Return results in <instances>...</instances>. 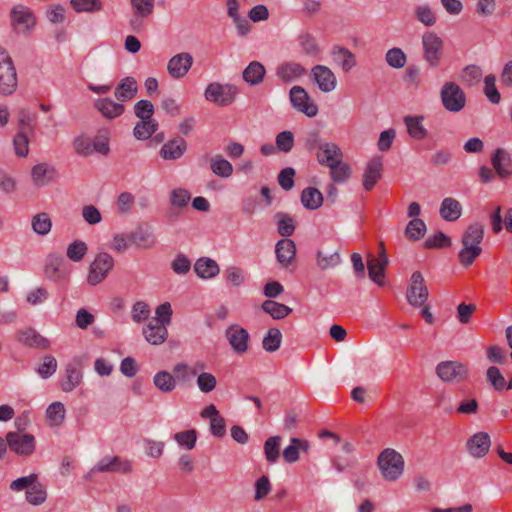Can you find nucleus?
<instances>
[{"instance_id":"obj_1","label":"nucleus","mask_w":512,"mask_h":512,"mask_svg":"<svg viewBox=\"0 0 512 512\" xmlns=\"http://www.w3.org/2000/svg\"><path fill=\"white\" fill-rule=\"evenodd\" d=\"M484 238V226L475 222L470 224L463 232L461 238L462 248L458 253V259L462 266H471L482 253L480 246Z\"/></svg>"},{"instance_id":"obj_2","label":"nucleus","mask_w":512,"mask_h":512,"mask_svg":"<svg viewBox=\"0 0 512 512\" xmlns=\"http://www.w3.org/2000/svg\"><path fill=\"white\" fill-rule=\"evenodd\" d=\"M377 467L381 477L389 482L398 480L404 473L403 456L393 448H385L377 458Z\"/></svg>"},{"instance_id":"obj_3","label":"nucleus","mask_w":512,"mask_h":512,"mask_svg":"<svg viewBox=\"0 0 512 512\" xmlns=\"http://www.w3.org/2000/svg\"><path fill=\"white\" fill-rule=\"evenodd\" d=\"M443 108L450 113L461 112L467 103L463 89L453 81L445 82L439 92Z\"/></svg>"},{"instance_id":"obj_4","label":"nucleus","mask_w":512,"mask_h":512,"mask_svg":"<svg viewBox=\"0 0 512 512\" xmlns=\"http://www.w3.org/2000/svg\"><path fill=\"white\" fill-rule=\"evenodd\" d=\"M18 85L16 68L9 53L0 47V95H12Z\"/></svg>"},{"instance_id":"obj_5","label":"nucleus","mask_w":512,"mask_h":512,"mask_svg":"<svg viewBox=\"0 0 512 512\" xmlns=\"http://www.w3.org/2000/svg\"><path fill=\"white\" fill-rule=\"evenodd\" d=\"M10 22L16 34L29 35L36 25V17L29 7L18 4L10 11Z\"/></svg>"},{"instance_id":"obj_6","label":"nucleus","mask_w":512,"mask_h":512,"mask_svg":"<svg viewBox=\"0 0 512 512\" xmlns=\"http://www.w3.org/2000/svg\"><path fill=\"white\" fill-rule=\"evenodd\" d=\"M423 59L432 68L437 67L443 57L444 42L432 31H427L421 39Z\"/></svg>"},{"instance_id":"obj_7","label":"nucleus","mask_w":512,"mask_h":512,"mask_svg":"<svg viewBox=\"0 0 512 512\" xmlns=\"http://www.w3.org/2000/svg\"><path fill=\"white\" fill-rule=\"evenodd\" d=\"M113 267L114 259L109 253H98L95 256L94 260L91 262L88 269V284H90L91 286H96L103 282L110 273V271L113 269Z\"/></svg>"},{"instance_id":"obj_8","label":"nucleus","mask_w":512,"mask_h":512,"mask_svg":"<svg viewBox=\"0 0 512 512\" xmlns=\"http://www.w3.org/2000/svg\"><path fill=\"white\" fill-rule=\"evenodd\" d=\"M237 93L238 89L234 85L213 82L206 87L204 96L207 101L218 106H228L233 103Z\"/></svg>"},{"instance_id":"obj_9","label":"nucleus","mask_w":512,"mask_h":512,"mask_svg":"<svg viewBox=\"0 0 512 512\" xmlns=\"http://www.w3.org/2000/svg\"><path fill=\"white\" fill-rule=\"evenodd\" d=\"M438 377L444 382L461 383L469 376L468 367L457 361H443L436 367Z\"/></svg>"},{"instance_id":"obj_10","label":"nucleus","mask_w":512,"mask_h":512,"mask_svg":"<svg viewBox=\"0 0 512 512\" xmlns=\"http://www.w3.org/2000/svg\"><path fill=\"white\" fill-rule=\"evenodd\" d=\"M132 469L131 463L122 460L119 456H105L101 458L85 475L87 480H91L99 472H119L128 473Z\"/></svg>"},{"instance_id":"obj_11","label":"nucleus","mask_w":512,"mask_h":512,"mask_svg":"<svg viewBox=\"0 0 512 512\" xmlns=\"http://www.w3.org/2000/svg\"><path fill=\"white\" fill-rule=\"evenodd\" d=\"M428 288L421 272L416 271L411 275L410 284L407 288L406 298L410 305L421 307L428 299Z\"/></svg>"},{"instance_id":"obj_12","label":"nucleus","mask_w":512,"mask_h":512,"mask_svg":"<svg viewBox=\"0 0 512 512\" xmlns=\"http://www.w3.org/2000/svg\"><path fill=\"white\" fill-rule=\"evenodd\" d=\"M310 77L316 87L323 93H331L337 87V77L326 65L318 64L312 67Z\"/></svg>"},{"instance_id":"obj_13","label":"nucleus","mask_w":512,"mask_h":512,"mask_svg":"<svg viewBox=\"0 0 512 512\" xmlns=\"http://www.w3.org/2000/svg\"><path fill=\"white\" fill-rule=\"evenodd\" d=\"M292 106L299 112L312 118L318 114L317 105L311 100L306 90L301 86H294L290 90Z\"/></svg>"},{"instance_id":"obj_14","label":"nucleus","mask_w":512,"mask_h":512,"mask_svg":"<svg viewBox=\"0 0 512 512\" xmlns=\"http://www.w3.org/2000/svg\"><path fill=\"white\" fill-rule=\"evenodd\" d=\"M129 239L132 246L138 249H152L157 244V237L154 228L145 223L139 224L133 231L129 233Z\"/></svg>"},{"instance_id":"obj_15","label":"nucleus","mask_w":512,"mask_h":512,"mask_svg":"<svg viewBox=\"0 0 512 512\" xmlns=\"http://www.w3.org/2000/svg\"><path fill=\"white\" fill-rule=\"evenodd\" d=\"M6 441L10 450L21 456L30 455L35 449V438L30 434L9 432Z\"/></svg>"},{"instance_id":"obj_16","label":"nucleus","mask_w":512,"mask_h":512,"mask_svg":"<svg viewBox=\"0 0 512 512\" xmlns=\"http://www.w3.org/2000/svg\"><path fill=\"white\" fill-rule=\"evenodd\" d=\"M193 65V57L188 52L178 53L167 62V72L173 79L184 78Z\"/></svg>"},{"instance_id":"obj_17","label":"nucleus","mask_w":512,"mask_h":512,"mask_svg":"<svg viewBox=\"0 0 512 512\" xmlns=\"http://www.w3.org/2000/svg\"><path fill=\"white\" fill-rule=\"evenodd\" d=\"M225 336L235 353L242 355L248 351L250 336L243 327L231 325L226 329Z\"/></svg>"},{"instance_id":"obj_18","label":"nucleus","mask_w":512,"mask_h":512,"mask_svg":"<svg viewBox=\"0 0 512 512\" xmlns=\"http://www.w3.org/2000/svg\"><path fill=\"white\" fill-rule=\"evenodd\" d=\"M64 258L59 253H50L47 255L44 264V276L53 282H59L67 276L63 268Z\"/></svg>"},{"instance_id":"obj_19","label":"nucleus","mask_w":512,"mask_h":512,"mask_svg":"<svg viewBox=\"0 0 512 512\" xmlns=\"http://www.w3.org/2000/svg\"><path fill=\"white\" fill-rule=\"evenodd\" d=\"M206 364L204 362H196L190 369L191 376H197L196 383L198 389L205 394L212 392L217 386L216 377L205 371Z\"/></svg>"},{"instance_id":"obj_20","label":"nucleus","mask_w":512,"mask_h":512,"mask_svg":"<svg viewBox=\"0 0 512 512\" xmlns=\"http://www.w3.org/2000/svg\"><path fill=\"white\" fill-rule=\"evenodd\" d=\"M93 107L101 116L107 120H113L120 117L124 111L125 106L122 102H116L110 97L97 98L93 102Z\"/></svg>"},{"instance_id":"obj_21","label":"nucleus","mask_w":512,"mask_h":512,"mask_svg":"<svg viewBox=\"0 0 512 512\" xmlns=\"http://www.w3.org/2000/svg\"><path fill=\"white\" fill-rule=\"evenodd\" d=\"M383 172V159L381 156H375L371 158L363 172V187L366 191H370L374 188L377 182L381 179Z\"/></svg>"},{"instance_id":"obj_22","label":"nucleus","mask_w":512,"mask_h":512,"mask_svg":"<svg viewBox=\"0 0 512 512\" xmlns=\"http://www.w3.org/2000/svg\"><path fill=\"white\" fill-rule=\"evenodd\" d=\"M57 177L55 167L48 163H39L31 169V180L35 187L42 188L51 184Z\"/></svg>"},{"instance_id":"obj_23","label":"nucleus","mask_w":512,"mask_h":512,"mask_svg":"<svg viewBox=\"0 0 512 512\" xmlns=\"http://www.w3.org/2000/svg\"><path fill=\"white\" fill-rule=\"evenodd\" d=\"M275 254L278 264L287 269L295 260L296 244L290 238H282L275 245Z\"/></svg>"},{"instance_id":"obj_24","label":"nucleus","mask_w":512,"mask_h":512,"mask_svg":"<svg viewBox=\"0 0 512 512\" xmlns=\"http://www.w3.org/2000/svg\"><path fill=\"white\" fill-rule=\"evenodd\" d=\"M490 445V436L486 432H478L467 440L466 449L470 456L482 458L489 452Z\"/></svg>"},{"instance_id":"obj_25","label":"nucleus","mask_w":512,"mask_h":512,"mask_svg":"<svg viewBox=\"0 0 512 512\" xmlns=\"http://www.w3.org/2000/svg\"><path fill=\"white\" fill-rule=\"evenodd\" d=\"M343 153L340 147L333 142H323L319 144L317 160L321 165L329 167L342 160Z\"/></svg>"},{"instance_id":"obj_26","label":"nucleus","mask_w":512,"mask_h":512,"mask_svg":"<svg viewBox=\"0 0 512 512\" xmlns=\"http://www.w3.org/2000/svg\"><path fill=\"white\" fill-rule=\"evenodd\" d=\"M305 74V67L293 61L281 63L276 70V76L286 83L294 82Z\"/></svg>"},{"instance_id":"obj_27","label":"nucleus","mask_w":512,"mask_h":512,"mask_svg":"<svg viewBox=\"0 0 512 512\" xmlns=\"http://www.w3.org/2000/svg\"><path fill=\"white\" fill-rule=\"evenodd\" d=\"M17 340L20 343L33 348L48 349L50 346L48 339L33 328H26L19 331L17 334Z\"/></svg>"},{"instance_id":"obj_28","label":"nucleus","mask_w":512,"mask_h":512,"mask_svg":"<svg viewBox=\"0 0 512 512\" xmlns=\"http://www.w3.org/2000/svg\"><path fill=\"white\" fill-rule=\"evenodd\" d=\"M187 149L186 141L182 138H174L165 143L160 149V156L164 160L180 159Z\"/></svg>"},{"instance_id":"obj_29","label":"nucleus","mask_w":512,"mask_h":512,"mask_svg":"<svg viewBox=\"0 0 512 512\" xmlns=\"http://www.w3.org/2000/svg\"><path fill=\"white\" fill-rule=\"evenodd\" d=\"M334 63L338 65L344 72H349L356 66V57L348 49L341 46H334L331 50Z\"/></svg>"},{"instance_id":"obj_30","label":"nucleus","mask_w":512,"mask_h":512,"mask_svg":"<svg viewBox=\"0 0 512 512\" xmlns=\"http://www.w3.org/2000/svg\"><path fill=\"white\" fill-rule=\"evenodd\" d=\"M137 91L136 80L133 77H125L115 87L114 96L117 101L125 102L133 99Z\"/></svg>"},{"instance_id":"obj_31","label":"nucleus","mask_w":512,"mask_h":512,"mask_svg":"<svg viewBox=\"0 0 512 512\" xmlns=\"http://www.w3.org/2000/svg\"><path fill=\"white\" fill-rule=\"evenodd\" d=\"M143 335L150 344L160 345L167 339L168 331L163 324L150 321L145 327H143Z\"/></svg>"},{"instance_id":"obj_32","label":"nucleus","mask_w":512,"mask_h":512,"mask_svg":"<svg viewBox=\"0 0 512 512\" xmlns=\"http://www.w3.org/2000/svg\"><path fill=\"white\" fill-rule=\"evenodd\" d=\"M194 271L197 276L202 279H211L219 274L220 267L215 260L208 257H202L196 260L194 264Z\"/></svg>"},{"instance_id":"obj_33","label":"nucleus","mask_w":512,"mask_h":512,"mask_svg":"<svg viewBox=\"0 0 512 512\" xmlns=\"http://www.w3.org/2000/svg\"><path fill=\"white\" fill-rule=\"evenodd\" d=\"M439 213L444 220L453 222L461 217L462 206L458 200L447 197L442 200Z\"/></svg>"},{"instance_id":"obj_34","label":"nucleus","mask_w":512,"mask_h":512,"mask_svg":"<svg viewBox=\"0 0 512 512\" xmlns=\"http://www.w3.org/2000/svg\"><path fill=\"white\" fill-rule=\"evenodd\" d=\"M265 74V67L258 61H252L243 70L242 77L249 85L256 86L263 82Z\"/></svg>"},{"instance_id":"obj_35","label":"nucleus","mask_w":512,"mask_h":512,"mask_svg":"<svg viewBox=\"0 0 512 512\" xmlns=\"http://www.w3.org/2000/svg\"><path fill=\"white\" fill-rule=\"evenodd\" d=\"M423 116H405L404 123L407 127V132L414 140H423L427 137L428 131L423 125Z\"/></svg>"},{"instance_id":"obj_36","label":"nucleus","mask_w":512,"mask_h":512,"mask_svg":"<svg viewBox=\"0 0 512 512\" xmlns=\"http://www.w3.org/2000/svg\"><path fill=\"white\" fill-rule=\"evenodd\" d=\"M493 168L500 177H507L511 174V158L509 154L502 148L496 149L491 159Z\"/></svg>"},{"instance_id":"obj_37","label":"nucleus","mask_w":512,"mask_h":512,"mask_svg":"<svg viewBox=\"0 0 512 512\" xmlns=\"http://www.w3.org/2000/svg\"><path fill=\"white\" fill-rule=\"evenodd\" d=\"M309 443L306 440L292 438L290 444L283 451V458L287 463H294L299 459L300 451L307 452Z\"/></svg>"},{"instance_id":"obj_38","label":"nucleus","mask_w":512,"mask_h":512,"mask_svg":"<svg viewBox=\"0 0 512 512\" xmlns=\"http://www.w3.org/2000/svg\"><path fill=\"white\" fill-rule=\"evenodd\" d=\"M131 5L134 9L136 19L131 21L134 30L141 27L138 18L148 17L153 12L154 0H131Z\"/></svg>"},{"instance_id":"obj_39","label":"nucleus","mask_w":512,"mask_h":512,"mask_svg":"<svg viewBox=\"0 0 512 512\" xmlns=\"http://www.w3.org/2000/svg\"><path fill=\"white\" fill-rule=\"evenodd\" d=\"M154 386L162 393H171L175 390L177 382L175 377L168 371H159L153 376Z\"/></svg>"},{"instance_id":"obj_40","label":"nucleus","mask_w":512,"mask_h":512,"mask_svg":"<svg viewBox=\"0 0 512 512\" xmlns=\"http://www.w3.org/2000/svg\"><path fill=\"white\" fill-rule=\"evenodd\" d=\"M301 203L306 209L316 210L323 204V195L318 189L307 187L301 193Z\"/></svg>"},{"instance_id":"obj_41","label":"nucleus","mask_w":512,"mask_h":512,"mask_svg":"<svg viewBox=\"0 0 512 512\" xmlns=\"http://www.w3.org/2000/svg\"><path fill=\"white\" fill-rule=\"evenodd\" d=\"M82 382V372L76 365H68L65 372V379L61 383L64 392H71Z\"/></svg>"},{"instance_id":"obj_42","label":"nucleus","mask_w":512,"mask_h":512,"mask_svg":"<svg viewBox=\"0 0 512 512\" xmlns=\"http://www.w3.org/2000/svg\"><path fill=\"white\" fill-rule=\"evenodd\" d=\"M387 265L374 259V257H371L367 262L369 278L379 286H384L385 284V269Z\"/></svg>"},{"instance_id":"obj_43","label":"nucleus","mask_w":512,"mask_h":512,"mask_svg":"<svg viewBox=\"0 0 512 512\" xmlns=\"http://www.w3.org/2000/svg\"><path fill=\"white\" fill-rule=\"evenodd\" d=\"M262 309L275 320L283 319L292 312V309L287 305L273 300L264 301L262 303Z\"/></svg>"},{"instance_id":"obj_44","label":"nucleus","mask_w":512,"mask_h":512,"mask_svg":"<svg viewBox=\"0 0 512 512\" xmlns=\"http://www.w3.org/2000/svg\"><path fill=\"white\" fill-rule=\"evenodd\" d=\"M298 43L305 55L315 57L320 53V47L315 36L309 32H303L298 36Z\"/></svg>"},{"instance_id":"obj_45","label":"nucleus","mask_w":512,"mask_h":512,"mask_svg":"<svg viewBox=\"0 0 512 512\" xmlns=\"http://www.w3.org/2000/svg\"><path fill=\"white\" fill-rule=\"evenodd\" d=\"M26 501L34 506L42 505L47 498V492L45 486L38 482L35 483L25 493Z\"/></svg>"},{"instance_id":"obj_46","label":"nucleus","mask_w":512,"mask_h":512,"mask_svg":"<svg viewBox=\"0 0 512 512\" xmlns=\"http://www.w3.org/2000/svg\"><path fill=\"white\" fill-rule=\"evenodd\" d=\"M274 217L277 222L278 233L284 238H289L295 231L294 219L283 212L276 213Z\"/></svg>"},{"instance_id":"obj_47","label":"nucleus","mask_w":512,"mask_h":512,"mask_svg":"<svg viewBox=\"0 0 512 512\" xmlns=\"http://www.w3.org/2000/svg\"><path fill=\"white\" fill-rule=\"evenodd\" d=\"M46 417L49 425L59 427L65 419V407L61 402H53L46 410Z\"/></svg>"},{"instance_id":"obj_48","label":"nucleus","mask_w":512,"mask_h":512,"mask_svg":"<svg viewBox=\"0 0 512 512\" xmlns=\"http://www.w3.org/2000/svg\"><path fill=\"white\" fill-rule=\"evenodd\" d=\"M282 342V333L278 328H270L262 340L263 349L272 353L277 351Z\"/></svg>"},{"instance_id":"obj_49","label":"nucleus","mask_w":512,"mask_h":512,"mask_svg":"<svg viewBox=\"0 0 512 512\" xmlns=\"http://www.w3.org/2000/svg\"><path fill=\"white\" fill-rule=\"evenodd\" d=\"M316 263L321 270H327L337 267L341 263V257L338 252L325 253L319 250L316 253Z\"/></svg>"},{"instance_id":"obj_50","label":"nucleus","mask_w":512,"mask_h":512,"mask_svg":"<svg viewBox=\"0 0 512 512\" xmlns=\"http://www.w3.org/2000/svg\"><path fill=\"white\" fill-rule=\"evenodd\" d=\"M210 168L214 174L222 178H228L233 173L232 164L220 155L211 159Z\"/></svg>"},{"instance_id":"obj_51","label":"nucleus","mask_w":512,"mask_h":512,"mask_svg":"<svg viewBox=\"0 0 512 512\" xmlns=\"http://www.w3.org/2000/svg\"><path fill=\"white\" fill-rule=\"evenodd\" d=\"M155 120H140L134 127L133 134L138 140H146L157 130Z\"/></svg>"},{"instance_id":"obj_52","label":"nucleus","mask_w":512,"mask_h":512,"mask_svg":"<svg viewBox=\"0 0 512 512\" xmlns=\"http://www.w3.org/2000/svg\"><path fill=\"white\" fill-rule=\"evenodd\" d=\"M33 231L41 236L47 235L52 228V222L47 213H38L31 221Z\"/></svg>"},{"instance_id":"obj_53","label":"nucleus","mask_w":512,"mask_h":512,"mask_svg":"<svg viewBox=\"0 0 512 512\" xmlns=\"http://www.w3.org/2000/svg\"><path fill=\"white\" fill-rule=\"evenodd\" d=\"M280 436L269 437L264 443V454L269 463H275L280 457Z\"/></svg>"},{"instance_id":"obj_54","label":"nucleus","mask_w":512,"mask_h":512,"mask_svg":"<svg viewBox=\"0 0 512 512\" xmlns=\"http://www.w3.org/2000/svg\"><path fill=\"white\" fill-rule=\"evenodd\" d=\"M111 137V132L108 128H101L97 131L96 136L93 140L94 151L107 155L110 151L109 148V140Z\"/></svg>"},{"instance_id":"obj_55","label":"nucleus","mask_w":512,"mask_h":512,"mask_svg":"<svg viewBox=\"0 0 512 512\" xmlns=\"http://www.w3.org/2000/svg\"><path fill=\"white\" fill-rule=\"evenodd\" d=\"M385 60L394 69H401L407 63V56L402 49L394 47L386 52Z\"/></svg>"},{"instance_id":"obj_56","label":"nucleus","mask_w":512,"mask_h":512,"mask_svg":"<svg viewBox=\"0 0 512 512\" xmlns=\"http://www.w3.org/2000/svg\"><path fill=\"white\" fill-rule=\"evenodd\" d=\"M426 231V224L422 219H412L406 226L405 235L413 241L421 239Z\"/></svg>"},{"instance_id":"obj_57","label":"nucleus","mask_w":512,"mask_h":512,"mask_svg":"<svg viewBox=\"0 0 512 512\" xmlns=\"http://www.w3.org/2000/svg\"><path fill=\"white\" fill-rule=\"evenodd\" d=\"M88 251L87 244L82 240H75L68 245L66 255L73 262L81 261Z\"/></svg>"},{"instance_id":"obj_58","label":"nucleus","mask_w":512,"mask_h":512,"mask_svg":"<svg viewBox=\"0 0 512 512\" xmlns=\"http://www.w3.org/2000/svg\"><path fill=\"white\" fill-rule=\"evenodd\" d=\"M330 176L334 182L342 183L351 175V169L348 164L340 160L336 164L330 165Z\"/></svg>"},{"instance_id":"obj_59","label":"nucleus","mask_w":512,"mask_h":512,"mask_svg":"<svg viewBox=\"0 0 512 512\" xmlns=\"http://www.w3.org/2000/svg\"><path fill=\"white\" fill-rule=\"evenodd\" d=\"M486 379L496 391H503L506 387V380L496 366H490L487 369Z\"/></svg>"},{"instance_id":"obj_60","label":"nucleus","mask_w":512,"mask_h":512,"mask_svg":"<svg viewBox=\"0 0 512 512\" xmlns=\"http://www.w3.org/2000/svg\"><path fill=\"white\" fill-rule=\"evenodd\" d=\"M225 277L232 286L239 287L243 285L247 279L246 272L238 266H230L225 270Z\"/></svg>"},{"instance_id":"obj_61","label":"nucleus","mask_w":512,"mask_h":512,"mask_svg":"<svg viewBox=\"0 0 512 512\" xmlns=\"http://www.w3.org/2000/svg\"><path fill=\"white\" fill-rule=\"evenodd\" d=\"M135 204V197L130 192H122L119 194L116 207L120 214L128 215L131 213L133 206Z\"/></svg>"},{"instance_id":"obj_62","label":"nucleus","mask_w":512,"mask_h":512,"mask_svg":"<svg viewBox=\"0 0 512 512\" xmlns=\"http://www.w3.org/2000/svg\"><path fill=\"white\" fill-rule=\"evenodd\" d=\"M415 17L419 22L428 27H431L436 23V16L428 5L416 6Z\"/></svg>"},{"instance_id":"obj_63","label":"nucleus","mask_w":512,"mask_h":512,"mask_svg":"<svg viewBox=\"0 0 512 512\" xmlns=\"http://www.w3.org/2000/svg\"><path fill=\"white\" fill-rule=\"evenodd\" d=\"M49 298V292L44 287H36L26 294V302L31 306L45 303Z\"/></svg>"},{"instance_id":"obj_64","label":"nucleus","mask_w":512,"mask_h":512,"mask_svg":"<svg viewBox=\"0 0 512 512\" xmlns=\"http://www.w3.org/2000/svg\"><path fill=\"white\" fill-rule=\"evenodd\" d=\"M131 241L129 239V234L126 233H117L113 236L111 243L109 245L110 249L114 252L123 254L125 253L129 247L131 246Z\"/></svg>"}]
</instances>
